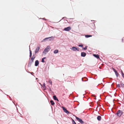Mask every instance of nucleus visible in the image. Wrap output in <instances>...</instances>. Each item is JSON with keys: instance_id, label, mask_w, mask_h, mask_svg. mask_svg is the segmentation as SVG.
<instances>
[{"instance_id": "obj_9", "label": "nucleus", "mask_w": 124, "mask_h": 124, "mask_svg": "<svg viewBox=\"0 0 124 124\" xmlns=\"http://www.w3.org/2000/svg\"><path fill=\"white\" fill-rule=\"evenodd\" d=\"M93 55L94 57L96 58L97 59H100V55L98 54H93Z\"/></svg>"}, {"instance_id": "obj_41", "label": "nucleus", "mask_w": 124, "mask_h": 124, "mask_svg": "<svg viewBox=\"0 0 124 124\" xmlns=\"http://www.w3.org/2000/svg\"><path fill=\"white\" fill-rule=\"evenodd\" d=\"M62 19H61L60 21H59V22H58H58H60V21L61 20H62Z\"/></svg>"}, {"instance_id": "obj_26", "label": "nucleus", "mask_w": 124, "mask_h": 124, "mask_svg": "<svg viewBox=\"0 0 124 124\" xmlns=\"http://www.w3.org/2000/svg\"><path fill=\"white\" fill-rule=\"evenodd\" d=\"M87 46H85V47H82V49H84V50H87Z\"/></svg>"}, {"instance_id": "obj_7", "label": "nucleus", "mask_w": 124, "mask_h": 124, "mask_svg": "<svg viewBox=\"0 0 124 124\" xmlns=\"http://www.w3.org/2000/svg\"><path fill=\"white\" fill-rule=\"evenodd\" d=\"M71 29V27L70 26H68L65 28L64 29V31H69Z\"/></svg>"}, {"instance_id": "obj_38", "label": "nucleus", "mask_w": 124, "mask_h": 124, "mask_svg": "<svg viewBox=\"0 0 124 124\" xmlns=\"http://www.w3.org/2000/svg\"><path fill=\"white\" fill-rule=\"evenodd\" d=\"M65 21H66V22H67L68 23H69V22L68 20H65Z\"/></svg>"}, {"instance_id": "obj_36", "label": "nucleus", "mask_w": 124, "mask_h": 124, "mask_svg": "<svg viewBox=\"0 0 124 124\" xmlns=\"http://www.w3.org/2000/svg\"><path fill=\"white\" fill-rule=\"evenodd\" d=\"M49 91H51V88H49Z\"/></svg>"}, {"instance_id": "obj_30", "label": "nucleus", "mask_w": 124, "mask_h": 124, "mask_svg": "<svg viewBox=\"0 0 124 124\" xmlns=\"http://www.w3.org/2000/svg\"><path fill=\"white\" fill-rule=\"evenodd\" d=\"M40 19H42L43 20H45L46 21L47 19H46L45 18H40Z\"/></svg>"}, {"instance_id": "obj_47", "label": "nucleus", "mask_w": 124, "mask_h": 124, "mask_svg": "<svg viewBox=\"0 0 124 124\" xmlns=\"http://www.w3.org/2000/svg\"><path fill=\"white\" fill-rule=\"evenodd\" d=\"M25 70H26V69H25Z\"/></svg>"}, {"instance_id": "obj_8", "label": "nucleus", "mask_w": 124, "mask_h": 124, "mask_svg": "<svg viewBox=\"0 0 124 124\" xmlns=\"http://www.w3.org/2000/svg\"><path fill=\"white\" fill-rule=\"evenodd\" d=\"M113 71L115 73L116 76V77H117L119 76V73L117 72V70L115 69L114 68H113Z\"/></svg>"}, {"instance_id": "obj_48", "label": "nucleus", "mask_w": 124, "mask_h": 124, "mask_svg": "<svg viewBox=\"0 0 124 124\" xmlns=\"http://www.w3.org/2000/svg\"><path fill=\"white\" fill-rule=\"evenodd\" d=\"M31 75H32V74H31Z\"/></svg>"}, {"instance_id": "obj_11", "label": "nucleus", "mask_w": 124, "mask_h": 124, "mask_svg": "<svg viewBox=\"0 0 124 124\" xmlns=\"http://www.w3.org/2000/svg\"><path fill=\"white\" fill-rule=\"evenodd\" d=\"M35 55L34 54H33L32 56V57L31 58L30 61L33 62H34V60L35 58Z\"/></svg>"}, {"instance_id": "obj_46", "label": "nucleus", "mask_w": 124, "mask_h": 124, "mask_svg": "<svg viewBox=\"0 0 124 124\" xmlns=\"http://www.w3.org/2000/svg\"><path fill=\"white\" fill-rule=\"evenodd\" d=\"M25 70H26V69H25Z\"/></svg>"}, {"instance_id": "obj_25", "label": "nucleus", "mask_w": 124, "mask_h": 124, "mask_svg": "<svg viewBox=\"0 0 124 124\" xmlns=\"http://www.w3.org/2000/svg\"><path fill=\"white\" fill-rule=\"evenodd\" d=\"M72 124H76L75 121L73 119H72Z\"/></svg>"}, {"instance_id": "obj_39", "label": "nucleus", "mask_w": 124, "mask_h": 124, "mask_svg": "<svg viewBox=\"0 0 124 124\" xmlns=\"http://www.w3.org/2000/svg\"><path fill=\"white\" fill-rule=\"evenodd\" d=\"M93 23V24L95 26V24H94V23Z\"/></svg>"}, {"instance_id": "obj_15", "label": "nucleus", "mask_w": 124, "mask_h": 124, "mask_svg": "<svg viewBox=\"0 0 124 124\" xmlns=\"http://www.w3.org/2000/svg\"><path fill=\"white\" fill-rule=\"evenodd\" d=\"M39 46H37L34 51L35 54H36L37 53L38 51L39 50Z\"/></svg>"}, {"instance_id": "obj_16", "label": "nucleus", "mask_w": 124, "mask_h": 124, "mask_svg": "<svg viewBox=\"0 0 124 124\" xmlns=\"http://www.w3.org/2000/svg\"><path fill=\"white\" fill-rule=\"evenodd\" d=\"M33 63V62H32L30 61H29L28 65V67H31V65Z\"/></svg>"}, {"instance_id": "obj_1", "label": "nucleus", "mask_w": 124, "mask_h": 124, "mask_svg": "<svg viewBox=\"0 0 124 124\" xmlns=\"http://www.w3.org/2000/svg\"><path fill=\"white\" fill-rule=\"evenodd\" d=\"M54 37L51 36L47 38H46L43 39L41 41V42H46L47 41H51V40L54 39Z\"/></svg>"}, {"instance_id": "obj_32", "label": "nucleus", "mask_w": 124, "mask_h": 124, "mask_svg": "<svg viewBox=\"0 0 124 124\" xmlns=\"http://www.w3.org/2000/svg\"><path fill=\"white\" fill-rule=\"evenodd\" d=\"M121 85L123 87H124V84H123V83H121Z\"/></svg>"}, {"instance_id": "obj_17", "label": "nucleus", "mask_w": 124, "mask_h": 124, "mask_svg": "<svg viewBox=\"0 0 124 124\" xmlns=\"http://www.w3.org/2000/svg\"><path fill=\"white\" fill-rule=\"evenodd\" d=\"M97 119L99 121H100L101 119V116H98L97 117Z\"/></svg>"}, {"instance_id": "obj_10", "label": "nucleus", "mask_w": 124, "mask_h": 124, "mask_svg": "<svg viewBox=\"0 0 124 124\" xmlns=\"http://www.w3.org/2000/svg\"><path fill=\"white\" fill-rule=\"evenodd\" d=\"M82 80L83 81L86 82L88 81V79L84 77L82 78Z\"/></svg>"}, {"instance_id": "obj_35", "label": "nucleus", "mask_w": 124, "mask_h": 124, "mask_svg": "<svg viewBox=\"0 0 124 124\" xmlns=\"http://www.w3.org/2000/svg\"><path fill=\"white\" fill-rule=\"evenodd\" d=\"M124 40V38H123L122 39V42H123V40Z\"/></svg>"}, {"instance_id": "obj_18", "label": "nucleus", "mask_w": 124, "mask_h": 124, "mask_svg": "<svg viewBox=\"0 0 124 124\" xmlns=\"http://www.w3.org/2000/svg\"><path fill=\"white\" fill-rule=\"evenodd\" d=\"M50 102L51 103V105H54L55 104V103L54 102V101L52 100H51L50 101Z\"/></svg>"}, {"instance_id": "obj_44", "label": "nucleus", "mask_w": 124, "mask_h": 124, "mask_svg": "<svg viewBox=\"0 0 124 124\" xmlns=\"http://www.w3.org/2000/svg\"><path fill=\"white\" fill-rule=\"evenodd\" d=\"M91 21H94L93 20H91Z\"/></svg>"}, {"instance_id": "obj_23", "label": "nucleus", "mask_w": 124, "mask_h": 124, "mask_svg": "<svg viewBox=\"0 0 124 124\" xmlns=\"http://www.w3.org/2000/svg\"><path fill=\"white\" fill-rule=\"evenodd\" d=\"M98 86H101V88H102L104 86V85L102 83L101 84H99Z\"/></svg>"}, {"instance_id": "obj_3", "label": "nucleus", "mask_w": 124, "mask_h": 124, "mask_svg": "<svg viewBox=\"0 0 124 124\" xmlns=\"http://www.w3.org/2000/svg\"><path fill=\"white\" fill-rule=\"evenodd\" d=\"M50 47L49 46H48L44 50L43 53L46 54L49 51L50 49Z\"/></svg>"}, {"instance_id": "obj_28", "label": "nucleus", "mask_w": 124, "mask_h": 124, "mask_svg": "<svg viewBox=\"0 0 124 124\" xmlns=\"http://www.w3.org/2000/svg\"><path fill=\"white\" fill-rule=\"evenodd\" d=\"M121 75L122 77H123L124 79V73L123 71H122V73H121Z\"/></svg>"}, {"instance_id": "obj_33", "label": "nucleus", "mask_w": 124, "mask_h": 124, "mask_svg": "<svg viewBox=\"0 0 124 124\" xmlns=\"http://www.w3.org/2000/svg\"><path fill=\"white\" fill-rule=\"evenodd\" d=\"M16 110H17V112H18V108H17V107H16V105H17V104L16 103Z\"/></svg>"}, {"instance_id": "obj_45", "label": "nucleus", "mask_w": 124, "mask_h": 124, "mask_svg": "<svg viewBox=\"0 0 124 124\" xmlns=\"http://www.w3.org/2000/svg\"><path fill=\"white\" fill-rule=\"evenodd\" d=\"M25 70H26V69H25Z\"/></svg>"}, {"instance_id": "obj_43", "label": "nucleus", "mask_w": 124, "mask_h": 124, "mask_svg": "<svg viewBox=\"0 0 124 124\" xmlns=\"http://www.w3.org/2000/svg\"><path fill=\"white\" fill-rule=\"evenodd\" d=\"M69 19H73V18H70Z\"/></svg>"}, {"instance_id": "obj_14", "label": "nucleus", "mask_w": 124, "mask_h": 124, "mask_svg": "<svg viewBox=\"0 0 124 124\" xmlns=\"http://www.w3.org/2000/svg\"><path fill=\"white\" fill-rule=\"evenodd\" d=\"M53 98L55 101H57L59 102V100L55 95H54L53 96Z\"/></svg>"}, {"instance_id": "obj_21", "label": "nucleus", "mask_w": 124, "mask_h": 124, "mask_svg": "<svg viewBox=\"0 0 124 124\" xmlns=\"http://www.w3.org/2000/svg\"><path fill=\"white\" fill-rule=\"evenodd\" d=\"M92 35H85V37L86 38H88L90 37H92Z\"/></svg>"}, {"instance_id": "obj_37", "label": "nucleus", "mask_w": 124, "mask_h": 124, "mask_svg": "<svg viewBox=\"0 0 124 124\" xmlns=\"http://www.w3.org/2000/svg\"><path fill=\"white\" fill-rule=\"evenodd\" d=\"M26 72H28V73H31V72H28L26 70Z\"/></svg>"}, {"instance_id": "obj_12", "label": "nucleus", "mask_w": 124, "mask_h": 124, "mask_svg": "<svg viewBox=\"0 0 124 124\" xmlns=\"http://www.w3.org/2000/svg\"><path fill=\"white\" fill-rule=\"evenodd\" d=\"M86 55V54L84 52H81V56L82 57H84Z\"/></svg>"}, {"instance_id": "obj_31", "label": "nucleus", "mask_w": 124, "mask_h": 124, "mask_svg": "<svg viewBox=\"0 0 124 124\" xmlns=\"http://www.w3.org/2000/svg\"><path fill=\"white\" fill-rule=\"evenodd\" d=\"M117 87H120V85L119 84H118V85H117Z\"/></svg>"}, {"instance_id": "obj_29", "label": "nucleus", "mask_w": 124, "mask_h": 124, "mask_svg": "<svg viewBox=\"0 0 124 124\" xmlns=\"http://www.w3.org/2000/svg\"><path fill=\"white\" fill-rule=\"evenodd\" d=\"M48 82L51 85H52V82L51 80H49Z\"/></svg>"}, {"instance_id": "obj_5", "label": "nucleus", "mask_w": 124, "mask_h": 124, "mask_svg": "<svg viewBox=\"0 0 124 124\" xmlns=\"http://www.w3.org/2000/svg\"><path fill=\"white\" fill-rule=\"evenodd\" d=\"M77 120L79 121L80 123L81 124H83L84 122L80 118L75 116Z\"/></svg>"}, {"instance_id": "obj_20", "label": "nucleus", "mask_w": 124, "mask_h": 124, "mask_svg": "<svg viewBox=\"0 0 124 124\" xmlns=\"http://www.w3.org/2000/svg\"><path fill=\"white\" fill-rule=\"evenodd\" d=\"M29 52H30V54H29V57L30 58L32 56V51L30 49V48H29Z\"/></svg>"}, {"instance_id": "obj_2", "label": "nucleus", "mask_w": 124, "mask_h": 124, "mask_svg": "<svg viewBox=\"0 0 124 124\" xmlns=\"http://www.w3.org/2000/svg\"><path fill=\"white\" fill-rule=\"evenodd\" d=\"M123 112L122 111L119 110L117 111V112L116 113L115 115L118 117H121V115H123Z\"/></svg>"}, {"instance_id": "obj_13", "label": "nucleus", "mask_w": 124, "mask_h": 124, "mask_svg": "<svg viewBox=\"0 0 124 124\" xmlns=\"http://www.w3.org/2000/svg\"><path fill=\"white\" fill-rule=\"evenodd\" d=\"M39 61L38 60H36L35 62V66H38L39 64Z\"/></svg>"}, {"instance_id": "obj_34", "label": "nucleus", "mask_w": 124, "mask_h": 124, "mask_svg": "<svg viewBox=\"0 0 124 124\" xmlns=\"http://www.w3.org/2000/svg\"><path fill=\"white\" fill-rule=\"evenodd\" d=\"M65 18L66 19H67V18L66 17H63L62 18V19H63V18Z\"/></svg>"}, {"instance_id": "obj_4", "label": "nucleus", "mask_w": 124, "mask_h": 124, "mask_svg": "<svg viewBox=\"0 0 124 124\" xmlns=\"http://www.w3.org/2000/svg\"><path fill=\"white\" fill-rule=\"evenodd\" d=\"M79 48L78 47L76 46H73L71 48H70L71 50H73L74 51H79Z\"/></svg>"}, {"instance_id": "obj_40", "label": "nucleus", "mask_w": 124, "mask_h": 124, "mask_svg": "<svg viewBox=\"0 0 124 124\" xmlns=\"http://www.w3.org/2000/svg\"><path fill=\"white\" fill-rule=\"evenodd\" d=\"M45 88V89H44V90H46V88Z\"/></svg>"}, {"instance_id": "obj_22", "label": "nucleus", "mask_w": 124, "mask_h": 124, "mask_svg": "<svg viewBox=\"0 0 124 124\" xmlns=\"http://www.w3.org/2000/svg\"><path fill=\"white\" fill-rule=\"evenodd\" d=\"M59 52V51L58 49H56L54 51V54H56L57 53Z\"/></svg>"}, {"instance_id": "obj_6", "label": "nucleus", "mask_w": 124, "mask_h": 124, "mask_svg": "<svg viewBox=\"0 0 124 124\" xmlns=\"http://www.w3.org/2000/svg\"><path fill=\"white\" fill-rule=\"evenodd\" d=\"M63 110L64 112L66 113L67 114H68L70 113V112L65 107L62 106V107Z\"/></svg>"}, {"instance_id": "obj_19", "label": "nucleus", "mask_w": 124, "mask_h": 124, "mask_svg": "<svg viewBox=\"0 0 124 124\" xmlns=\"http://www.w3.org/2000/svg\"><path fill=\"white\" fill-rule=\"evenodd\" d=\"M46 58V57H45L42 58V59L41 62H42L43 63H44L45 62V61L44 60V59H45Z\"/></svg>"}, {"instance_id": "obj_24", "label": "nucleus", "mask_w": 124, "mask_h": 124, "mask_svg": "<svg viewBox=\"0 0 124 124\" xmlns=\"http://www.w3.org/2000/svg\"><path fill=\"white\" fill-rule=\"evenodd\" d=\"M84 45L83 44L80 43L79 44L78 46L79 47H82Z\"/></svg>"}, {"instance_id": "obj_42", "label": "nucleus", "mask_w": 124, "mask_h": 124, "mask_svg": "<svg viewBox=\"0 0 124 124\" xmlns=\"http://www.w3.org/2000/svg\"><path fill=\"white\" fill-rule=\"evenodd\" d=\"M122 71H122V70H121V73H122Z\"/></svg>"}, {"instance_id": "obj_27", "label": "nucleus", "mask_w": 124, "mask_h": 124, "mask_svg": "<svg viewBox=\"0 0 124 124\" xmlns=\"http://www.w3.org/2000/svg\"><path fill=\"white\" fill-rule=\"evenodd\" d=\"M43 86H42V85H41V86L43 87L44 88H46V87L45 86V84L44 83H43Z\"/></svg>"}]
</instances>
